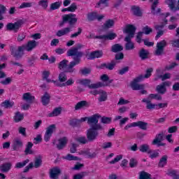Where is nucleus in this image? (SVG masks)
Instances as JSON below:
<instances>
[{
    "instance_id": "obj_1",
    "label": "nucleus",
    "mask_w": 179,
    "mask_h": 179,
    "mask_svg": "<svg viewBox=\"0 0 179 179\" xmlns=\"http://www.w3.org/2000/svg\"><path fill=\"white\" fill-rule=\"evenodd\" d=\"M100 115L94 114L91 117H85L87 118V124H94L87 131V139L90 142H94L99 137V131H103V126L99 124Z\"/></svg>"
},
{
    "instance_id": "obj_2",
    "label": "nucleus",
    "mask_w": 179,
    "mask_h": 179,
    "mask_svg": "<svg viewBox=\"0 0 179 179\" xmlns=\"http://www.w3.org/2000/svg\"><path fill=\"white\" fill-rule=\"evenodd\" d=\"M83 47V45L78 43L76 47H73L67 51V57H73V60L70 62L69 66L66 69V72L70 73H73V72H75L76 70L73 67L80 64L81 58L83 57V52L79 51V50H82Z\"/></svg>"
},
{
    "instance_id": "obj_3",
    "label": "nucleus",
    "mask_w": 179,
    "mask_h": 179,
    "mask_svg": "<svg viewBox=\"0 0 179 179\" xmlns=\"http://www.w3.org/2000/svg\"><path fill=\"white\" fill-rule=\"evenodd\" d=\"M36 47L37 41L32 40L29 41L25 45L19 46L17 49H16V46H10V51L11 52V55H13L15 59H20V58L24 55V51L30 52V51H33V50Z\"/></svg>"
},
{
    "instance_id": "obj_4",
    "label": "nucleus",
    "mask_w": 179,
    "mask_h": 179,
    "mask_svg": "<svg viewBox=\"0 0 179 179\" xmlns=\"http://www.w3.org/2000/svg\"><path fill=\"white\" fill-rule=\"evenodd\" d=\"M153 72V68H149L147 69L145 71V74L144 76L143 75H140L136 78L133 80L131 83V87L132 90H142V89H144L145 85L142 84H138L139 82H142L143 80V78L145 79H149L150 76H152V73Z\"/></svg>"
},
{
    "instance_id": "obj_5",
    "label": "nucleus",
    "mask_w": 179,
    "mask_h": 179,
    "mask_svg": "<svg viewBox=\"0 0 179 179\" xmlns=\"http://www.w3.org/2000/svg\"><path fill=\"white\" fill-rule=\"evenodd\" d=\"M65 23L69 24V28L73 29L76 23H78L76 14L69 13L62 16V21L60 22L59 26L62 27Z\"/></svg>"
},
{
    "instance_id": "obj_6",
    "label": "nucleus",
    "mask_w": 179,
    "mask_h": 179,
    "mask_svg": "<svg viewBox=\"0 0 179 179\" xmlns=\"http://www.w3.org/2000/svg\"><path fill=\"white\" fill-rule=\"evenodd\" d=\"M23 20H20L15 22H8L6 26V29L8 31H13V33H17L22 26H23Z\"/></svg>"
},
{
    "instance_id": "obj_7",
    "label": "nucleus",
    "mask_w": 179,
    "mask_h": 179,
    "mask_svg": "<svg viewBox=\"0 0 179 179\" xmlns=\"http://www.w3.org/2000/svg\"><path fill=\"white\" fill-rule=\"evenodd\" d=\"M148 123L143 121L134 122L127 124L124 127V130L128 131L129 128H135V127H138L140 129H142L143 131H146L148 129Z\"/></svg>"
},
{
    "instance_id": "obj_8",
    "label": "nucleus",
    "mask_w": 179,
    "mask_h": 179,
    "mask_svg": "<svg viewBox=\"0 0 179 179\" xmlns=\"http://www.w3.org/2000/svg\"><path fill=\"white\" fill-rule=\"evenodd\" d=\"M156 50L155 51V55L158 57L164 54V48L167 47V41L162 40L157 43Z\"/></svg>"
},
{
    "instance_id": "obj_9",
    "label": "nucleus",
    "mask_w": 179,
    "mask_h": 179,
    "mask_svg": "<svg viewBox=\"0 0 179 179\" xmlns=\"http://www.w3.org/2000/svg\"><path fill=\"white\" fill-rule=\"evenodd\" d=\"M80 85H83V86H87L89 89H99V87L102 86L103 84L101 82H98L94 84H90L92 83V80L90 79H82L80 80Z\"/></svg>"
},
{
    "instance_id": "obj_10",
    "label": "nucleus",
    "mask_w": 179,
    "mask_h": 179,
    "mask_svg": "<svg viewBox=\"0 0 179 179\" xmlns=\"http://www.w3.org/2000/svg\"><path fill=\"white\" fill-rule=\"evenodd\" d=\"M164 136V134L163 133L157 134L154 140L152 141V145L154 146H157V148H160V146H166V143L162 142Z\"/></svg>"
},
{
    "instance_id": "obj_11",
    "label": "nucleus",
    "mask_w": 179,
    "mask_h": 179,
    "mask_svg": "<svg viewBox=\"0 0 179 179\" xmlns=\"http://www.w3.org/2000/svg\"><path fill=\"white\" fill-rule=\"evenodd\" d=\"M94 38L95 39H99V40H104L106 41V40H115V38H117V34L114 32H109L106 35H99V36H94Z\"/></svg>"
},
{
    "instance_id": "obj_12",
    "label": "nucleus",
    "mask_w": 179,
    "mask_h": 179,
    "mask_svg": "<svg viewBox=\"0 0 179 179\" xmlns=\"http://www.w3.org/2000/svg\"><path fill=\"white\" fill-rule=\"evenodd\" d=\"M101 80L103 82H101L102 84L101 86H99V87H107L108 86H110L113 82H114V80L110 79V77L107 74H103L101 76L100 78Z\"/></svg>"
},
{
    "instance_id": "obj_13",
    "label": "nucleus",
    "mask_w": 179,
    "mask_h": 179,
    "mask_svg": "<svg viewBox=\"0 0 179 179\" xmlns=\"http://www.w3.org/2000/svg\"><path fill=\"white\" fill-rule=\"evenodd\" d=\"M170 86L169 81H164L161 85H159L156 87V90L159 94H164L167 92V87Z\"/></svg>"
},
{
    "instance_id": "obj_14",
    "label": "nucleus",
    "mask_w": 179,
    "mask_h": 179,
    "mask_svg": "<svg viewBox=\"0 0 179 179\" xmlns=\"http://www.w3.org/2000/svg\"><path fill=\"white\" fill-rule=\"evenodd\" d=\"M115 65H117V62L115 60H112L110 63H102L99 65V69H108V71H113L114 68H115Z\"/></svg>"
},
{
    "instance_id": "obj_15",
    "label": "nucleus",
    "mask_w": 179,
    "mask_h": 179,
    "mask_svg": "<svg viewBox=\"0 0 179 179\" xmlns=\"http://www.w3.org/2000/svg\"><path fill=\"white\" fill-rule=\"evenodd\" d=\"M87 120V117H81L79 119H71L69 120V125L73 128H76L80 126V122H85Z\"/></svg>"
},
{
    "instance_id": "obj_16",
    "label": "nucleus",
    "mask_w": 179,
    "mask_h": 179,
    "mask_svg": "<svg viewBox=\"0 0 179 179\" xmlns=\"http://www.w3.org/2000/svg\"><path fill=\"white\" fill-rule=\"evenodd\" d=\"M103 55V50H95L91 52L88 59H95V58H102Z\"/></svg>"
},
{
    "instance_id": "obj_17",
    "label": "nucleus",
    "mask_w": 179,
    "mask_h": 179,
    "mask_svg": "<svg viewBox=\"0 0 179 179\" xmlns=\"http://www.w3.org/2000/svg\"><path fill=\"white\" fill-rule=\"evenodd\" d=\"M61 174V169L58 166L54 167L50 169V178L58 179L59 176Z\"/></svg>"
},
{
    "instance_id": "obj_18",
    "label": "nucleus",
    "mask_w": 179,
    "mask_h": 179,
    "mask_svg": "<svg viewBox=\"0 0 179 179\" xmlns=\"http://www.w3.org/2000/svg\"><path fill=\"white\" fill-rule=\"evenodd\" d=\"M138 150L139 152H141V153H147L148 155L152 153V149H150V146L146 143L141 145L138 147Z\"/></svg>"
},
{
    "instance_id": "obj_19",
    "label": "nucleus",
    "mask_w": 179,
    "mask_h": 179,
    "mask_svg": "<svg viewBox=\"0 0 179 179\" xmlns=\"http://www.w3.org/2000/svg\"><path fill=\"white\" fill-rule=\"evenodd\" d=\"M142 103H146V108L147 110H159V108H157V104L156 103H152V101L146 99H143L142 100Z\"/></svg>"
},
{
    "instance_id": "obj_20",
    "label": "nucleus",
    "mask_w": 179,
    "mask_h": 179,
    "mask_svg": "<svg viewBox=\"0 0 179 179\" xmlns=\"http://www.w3.org/2000/svg\"><path fill=\"white\" fill-rule=\"evenodd\" d=\"M41 100L43 106H48L50 104V100H51V96L46 92L41 96Z\"/></svg>"
},
{
    "instance_id": "obj_21",
    "label": "nucleus",
    "mask_w": 179,
    "mask_h": 179,
    "mask_svg": "<svg viewBox=\"0 0 179 179\" xmlns=\"http://www.w3.org/2000/svg\"><path fill=\"white\" fill-rule=\"evenodd\" d=\"M157 5H159V0L154 1L151 6V13L152 15H159V13L162 12V8H157L156 11V8H157Z\"/></svg>"
},
{
    "instance_id": "obj_22",
    "label": "nucleus",
    "mask_w": 179,
    "mask_h": 179,
    "mask_svg": "<svg viewBox=\"0 0 179 179\" xmlns=\"http://www.w3.org/2000/svg\"><path fill=\"white\" fill-rule=\"evenodd\" d=\"M166 175L173 179H179V171L176 169H168Z\"/></svg>"
},
{
    "instance_id": "obj_23",
    "label": "nucleus",
    "mask_w": 179,
    "mask_h": 179,
    "mask_svg": "<svg viewBox=\"0 0 179 179\" xmlns=\"http://www.w3.org/2000/svg\"><path fill=\"white\" fill-rule=\"evenodd\" d=\"M135 31H136V27L132 24H127L125 29V33L130 34L131 37L135 36Z\"/></svg>"
},
{
    "instance_id": "obj_24",
    "label": "nucleus",
    "mask_w": 179,
    "mask_h": 179,
    "mask_svg": "<svg viewBox=\"0 0 179 179\" xmlns=\"http://www.w3.org/2000/svg\"><path fill=\"white\" fill-rule=\"evenodd\" d=\"M12 169V164L10 162H6L0 165V171L1 173H8Z\"/></svg>"
},
{
    "instance_id": "obj_25",
    "label": "nucleus",
    "mask_w": 179,
    "mask_h": 179,
    "mask_svg": "<svg viewBox=\"0 0 179 179\" xmlns=\"http://www.w3.org/2000/svg\"><path fill=\"white\" fill-rule=\"evenodd\" d=\"M71 29L72 28L65 27L62 29H60L57 31V32L56 33V36H57V37H62V36H66V34L72 31Z\"/></svg>"
},
{
    "instance_id": "obj_26",
    "label": "nucleus",
    "mask_w": 179,
    "mask_h": 179,
    "mask_svg": "<svg viewBox=\"0 0 179 179\" xmlns=\"http://www.w3.org/2000/svg\"><path fill=\"white\" fill-rule=\"evenodd\" d=\"M115 22L114 20L109 19L105 22V23L102 25V29L103 30H108V29H111V27H114V24Z\"/></svg>"
},
{
    "instance_id": "obj_27",
    "label": "nucleus",
    "mask_w": 179,
    "mask_h": 179,
    "mask_svg": "<svg viewBox=\"0 0 179 179\" xmlns=\"http://www.w3.org/2000/svg\"><path fill=\"white\" fill-rule=\"evenodd\" d=\"M20 148H23V142L19 138H16L13 143V150L17 151Z\"/></svg>"
},
{
    "instance_id": "obj_28",
    "label": "nucleus",
    "mask_w": 179,
    "mask_h": 179,
    "mask_svg": "<svg viewBox=\"0 0 179 179\" xmlns=\"http://www.w3.org/2000/svg\"><path fill=\"white\" fill-rule=\"evenodd\" d=\"M59 143L57 145V148L58 150H62L65 146H66V143H68V140H66V137H63L59 138Z\"/></svg>"
},
{
    "instance_id": "obj_29",
    "label": "nucleus",
    "mask_w": 179,
    "mask_h": 179,
    "mask_svg": "<svg viewBox=\"0 0 179 179\" xmlns=\"http://www.w3.org/2000/svg\"><path fill=\"white\" fill-rule=\"evenodd\" d=\"M138 57L142 59V61L148 59V58H149V51L146 50L145 48H142L138 52Z\"/></svg>"
},
{
    "instance_id": "obj_30",
    "label": "nucleus",
    "mask_w": 179,
    "mask_h": 179,
    "mask_svg": "<svg viewBox=\"0 0 179 179\" xmlns=\"http://www.w3.org/2000/svg\"><path fill=\"white\" fill-rule=\"evenodd\" d=\"M68 62H69L65 59L61 61L58 64L59 69H60V71L65 69L64 72H66V73H69V72H66V69L69 66V65H68Z\"/></svg>"
},
{
    "instance_id": "obj_31",
    "label": "nucleus",
    "mask_w": 179,
    "mask_h": 179,
    "mask_svg": "<svg viewBox=\"0 0 179 179\" xmlns=\"http://www.w3.org/2000/svg\"><path fill=\"white\" fill-rule=\"evenodd\" d=\"M88 106L89 102H87V101H80L76 103L74 108L76 111H78V110H80L81 108H84V107Z\"/></svg>"
},
{
    "instance_id": "obj_32",
    "label": "nucleus",
    "mask_w": 179,
    "mask_h": 179,
    "mask_svg": "<svg viewBox=\"0 0 179 179\" xmlns=\"http://www.w3.org/2000/svg\"><path fill=\"white\" fill-rule=\"evenodd\" d=\"M22 99L25 101H29V103H31L36 100V97L34 96H32L30 92H27L23 94Z\"/></svg>"
},
{
    "instance_id": "obj_33",
    "label": "nucleus",
    "mask_w": 179,
    "mask_h": 179,
    "mask_svg": "<svg viewBox=\"0 0 179 179\" xmlns=\"http://www.w3.org/2000/svg\"><path fill=\"white\" fill-rule=\"evenodd\" d=\"M168 159H169V156H167V155L162 156L158 162V167L163 169V167H164V166H166Z\"/></svg>"
},
{
    "instance_id": "obj_34",
    "label": "nucleus",
    "mask_w": 179,
    "mask_h": 179,
    "mask_svg": "<svg viewBox=\"0 0 179 179\" xmlns=\"http://www.w3.org/2000/svg\"><path fill=\"white\" fill-rule=\"evenodd\" d=\"M24 119V115L20 112L17 111L15 113V115L13 117L14 122H20V121H23Z\"/></svg>"
},
{
    "instance_id": "obj_35",
    "label": "nucleus",
    "mask_w": 179,
    "mask_h": 179,
    "mask_svg": "<svg viewBox=\"0 0 179 179\" xmlns=\"http://www.w3.org/2000/svg\"><path fill=\"white\" fill-rule=\"evenodd\" d=\"M124 50V47L120 45V43H115V45H112L110 51L112 52H121Z\"/></svg>"
},
{
    "instance_id": "obj_36",
    "label": "nucleus",
    "mask_w": 179,
    "mask_h": 179,
    "mask_svg": "<svg viewBox=\"0 0 179 179\" xmlns=\"http://www.w3.org/2000/svg\"><path fill=\"white\" fill-rule=\"evenodd\" d=\"M165 3L169 6L171 10L177 11V6H176V0H166Z\"/></svg>"
},
{
    "instance_id": "obj_37",
    "label": "nucleus",
    "mask_w": 179,
    "mask_h": 179,
    "mask_svg": "<svg viewBox=\"0 0 179 179\" xmlns=\"http://www.w3.org/2000/svg\"><path fill=\"white\" fill-rule=\"evenodd\" d=\"M61 111H62L61 108H55L50 113H48V117H58L61 114Z\"/></svg>"
},
{
    "instance_id": "obj_38",
    "label": "nucleus",
    "mask_w": 179,
    "mask_h": 179,
    "mask_svg": "<svg viewBox=\"0 0 179 179\" xmlns=\"http://www.w3.org/2000/svg\"><path fill=\"white\" fill-rule=\"evenodd\" d=\"M73 83H75V81L73 80V79L70 78L69 80H66L65 81V83L61 84V83H57L56 84L57 87H64V86H72V85H73Z\"/></svg>"
},
{
    "instance_id": "obj_39",
    "label": "nucleus",
    "mask_w": 179,
    "mask_h": 179,
    "mask_svg": "<svg viewBox=\"0 0 179 179\" xmlns=\"http://www.w3.org/2000/svg\"><path fill=\"white\" fill-rule=\"evenodd\" d=\"M131 10L134 16H142V11H141V8L136 6H133L131 7Z\"/></svg>"
},
{
    "instance_id": "obj_40",
    "label": "nucleus",
    "mask_w": 179,
    "mask_h": 179,
    "mask_svg": "<svg viewBox=\"0 0 179 179\" xmlns=\"http://www.w3.org/2000/svg\"><path fill=\"white\" fill-rule=\"evenodd\" d=\"M96 17H97L96 12L88 13L87 15V19L88 22H94V20H96Z\"/></svg>"
},
{
    "instance_id": "obj_41",
    "label": "nucleus",
    "mask_w": 179,
    "mask_h": 179,
    "mask_svg": "<svg viewBox=\"0 0 179 179\" xmlns=\"http://www.w3.org/2000/svg\"><path fill=\"white\" fill-rule=\"evenodd\" d=\"M31 148H33V143L28 142L24 150L25 155H33V150H31Z\"/></svg>"
},
{
    "instance_id": "obj_42",
    "label": "nucleus",
    "mask_w": 179,
    "mask_h": 179,
    "mask_svg": "<svg viewBox=\"0 0 179 179\" xmlns=\"http://www.w3.org/2000/svg\"><path fill=\"white\" fill-rule=\"evenodd\" d=\"M1 106L5 108H12L15 106V102L6 100L1 103Z\"/></svg>"
},
{
    "instance_id": "obj_43",
    "label": "nucleus",
    "mask_w": 179,
    "mask_h": 179,
    "mask_svg": "<svg viewBox=\"0 0 179 179\" xmlns=\"http://www.w3.org/2000/svg\"><path fill=\"white\" fill-rule=\"evenodd\" d=\"M65 71L61 72L59 74V82H60L61 83H64V82H65L66 80H68V77L66 76V73H65Z\"/></svg>"
},
{
    "instance_id": "obj_44",
    "label": "nucleus",
    "mask_w": 179,
    "mask_h": 179,
    "mask_svg": "<svg viewBox=\"0 0 179 179\" xmlns=\"http://www.w3.org/2000/svg\"><path fill=\"white\" fill-rule=\"evenodd\" d=\"M29 162H30V160L29 159H27L24 161H23L22 162H17L15 164V169H23V167H24L27 164H29Z\"/></svg>"
},
{
    "instance_id": "obj_45",
    "label": "nucleus",
    "mask_w": 179,
    "mask_h": 179,
    "mask_svg": "<svg viewBox=\"0 0 179 179\" xmlns=\"http://www.w3.org/2000/svg\"><path fill=\"white\" fill-rule=\"evenodd\" d=\"M43 164V160L41 159V157H36L34 159V167L35 169H38V167L41 166Z\"/></svg>"
},
{
    "instance_id": "obj_46",
    "label": "nucleus",
    "mask_w": 179,
    "mask_h": 179,
    "mask_svg": "<svg viewBox=\"0 0 179 179\" xmlns=\"http://www.w3.org/2000/svg\"><path fill=\"white\" fill-rule=\"evenodd\" d=\"M5 68H6V63L0 64V79H5V78H6V73L2 71V69H5Z\"/></svg>"
},
{
    "instance_id": "obj_47",
    "label": "nucleus",
    "mask_w": 179,
    "mask_h": 179,
    "mask_svg": "<svg viewBox=\"0 0 179 179\" xmlns=\"http://www.w3.org/2000/svg\"><path fill=\"white\" fill-rule=\"evenodd\" d=\"M64 160H69V162L74 160L75 162L79 160V158L76 156H73L71 154L66 155L65 157H63Z\"/></svg>"
},
{
    "instance_id": "obj_48",
    "label": "nucleus",
    "mask_w": 179,
    "mask_h": 179,
    "mask_svg": "<svg viewBox=\"0 0 179 179\" xmlns=\"http://www.w3.org/2000/svg\"><path fill=\"white\" fill-rule=\"evenodd\" d=\"M55 129H57V126L54 124H50L46 128V132H48V134H50V135H52Z\"/></svg>"
},
{
    "instance_id": "obj_49",
    "label": "nucleus",
    "mask_w": 179,
    "mask_h": 179,
    "mask_svg": "<svg viewBox=\"0 0 179 179\" xmlns=\"http://www.w3.org/2000/svg\"><path fill=\"white\" fill-rule=\"evenodd\" d=\"M99 98L98 99L99 101L100 102H103V101H106V100H107V92H106V91H101Z\"/></svg>"
},
{
    "instance_id": "obj_50",
    "label": "nucleus",
    "mask_w": 179,
    "mask_h": 179,
    "mask_svg": "<svg viewBox=\"0 0 179 179\" xmlns=\"http://www.w3.org/2000/svg\"><path fill=\"white\" fill-rule=\"evenodd\" d=\"M60 7H61V3L59 1H56L55 3H51L50 10H57V9H59Z\"/></svg>"
},
{
    "instance_id": "obj_51",
    "label": "nucleus",
    "mask_w": 179,
    "mask_h": 179,
    "mask_svg": "<svg viewBox=\"0 0 179 179\" xmlns=\"http://www.w3.org/2000/svg\"><path fill=\"white\" fill-rule=\"evenodd\" d=\"M134 48H135V43H134V42L126 43L125 50H127V51H131V50H134Z\"/></svg>"
},
{
    "instance_id": "obj_52",
    "label": "nucleus",
    "mask_w": 179,
    "mask_h": 179,
    "mask_svg": "<svg viewBox=\"0 0 179 179\" xmlns=\"http://www.w3.org/2000/svg\"><path fill=\"white\" fill-rule=\"evenodd\" d=\"M33 2H23L20 6V9H24L25 8H31Z\"/></svg>"
},
{
    "instance_id": "obj_53",
    "label": "nucleus",
    "mask_w": 179,
    "mask_h": 179,
    "mask_svg": "<svg viewBox=\"0 0 179 179\" xmlns=\"http://www.w3.org/2000/svg\"><path fill=\"white\" fill-rule=\"evenodd\" d=\"M102 5H103L104 8L108 7V0H99V1L96 3L98 8H100Z\"/></svg>"
},
{
    "instance_id": "obj_54",
    "label": "nucleus",
    "mask_w": 179,
    "mask_h": 179,
    "mask_svg": "<svg viewBox=\"0 0 179 179\" xmlns=\"http://www.w3.org/2000/svg\"><path fill=\"white\" fill-rule=\"evenodd\" d=\"M167 22H169L167 20V19L164 18V23H162L160 24H157V25L155 26V30H161V29H164V26H166Z\"/></svg>"
},
{
    "instance_id": "obj_55",
    "label": "nucleus",
    "mask_w": 179,
    "mask_h": 179,
    "mask_svg": "<svg viewBox=\"0 0 179 179\" xmlns=\"http://www.w3.org/2000/svg\"><path fill=\"white\" fill-rule=\"evenodd\" d=\"M148 99H150L151 100H162V96H160L159 94H150L148 96Z\"/></svg>"
},
{
    "instance_id": "obj_56",
    "label": "nucleus",
    "mask_w": 179,
    "mask_h": 179,
    "mask_svg": "<svg viewBox=\"0 0 179 179\" xmlns=\"http://www.w3.org/2000/svg\"><path fill=\"white\" fill-rule=\"evenodd\" d=\"M77 142H78L79 143H82V145H86V143H87V142H90V141L88 138L87 140L86 139V137L81 136L77 138Z\"/></svg>"
},
{
    "instance_id": "obj_57",
    "label": "nucleus",
    "mask_w": 179,
    "mask_h": 179,
    "mask_svg": "<svg viewBox=\"0 0 179 179\" xmlns=\"http://www.w3.org/2000/svg\"><path fill=\"white\" fill-rule=\"evenodd\" d=\"M129 167L131 169H134V167H136L138 166V160H136L134 158H131L129 161Z\"/></svg>"
},
{
    "instance_id": "obj_58",
    "label": "nucleus",
    "mask_w": 179,
    "mask_h": 179,
    "mask_svg": "<svg viewBox=\"0 0 179 179\" xmlns=\"http://www.w3.org/2000/svg\"><path fill=\"white\" fill-rule=\"evenodd\" d=\"M113 118L111 117H102L101 119V122H102V124H111V121H112Z\"/></svg>"
},
{
    "instance_id": "obj_59",
    "label": "nucleus",
    "mask_w": 179,
    "mask_h": 179,
    "mask_svg": "<svg viewBox=\"0 0 179 179\" xmlns=\"http://www.w3.org/2000/svg\"><path fill=\"white\" fill-rule=\"evenodd\" d=\"M176 66H178V64L172 62L171 64L165 66V71H171V69H174Z\"/></svg>"
},
{
    "instance_id": "obj_60",
    "label": "nucleus",
    "mask_w": 179,
    "mask_h": 179,
    "mask_svg": "<svg viewBox=\"0 0 179 179\" xmlns=\"http://www.w3.org/2000/svg\"><path fill=\"white\" fill-rule=\"evenodd\" d=\"M122 155H117L116 157L114 158V159L111 160L109 163L110 164H115V163H118L120 160H122Z\"/></svg>"
},
{
    "instance_id": "obj_61",
    "label": "nucleus",
    "mask_w": 179,
    "mask_h": 179,
    "mask_svg": "<svg viewBox=\"0 0 179 179\" xmlns=\"http://www.w3.org/2000/svg\"><path fill=\"white\" fill-rule=\"evenodd\" d=\"M86 176V172H81L73 176V179H83Z\"/></svg>"
},
{
    "instance_id": "obj_62",
    "label": "nucleus",
    "mask_w": 179,
    "mask_h": 179,
    "mask_svg": "<svg viewBox=\"0 0 179 179\" xmlns=\"http://www.w3.org/2000/svg\"><path fill=\"white\" fill-rule=\"evenodd\" d=\"M142 36H143V32L142 31H140L137 34V36L136 37V41L138 44H141V43H142V41L143 40L142 39Z\"/></svg>"
},
{
    "instance_id": "obj_63",
    "label": "nucleus",
    "mask_w": 179,
    "mask_h": 179,
    "mask_svg": "<svg viewBox=\"0 0 179 179\" xmlns=\"http://www.w3.org/2000/svg\"><path fill=\"white\" fill-rule=\"evenodd\" d=\"M91 72L92 70L86 67L80 70V73H81V75H89Z\"/></svg>"
},
{
    "instance_id": "obj_64",
    "label": "nucleus",
    "mask_w": 179,
    "mask_h": 179,
    "mask_svg": "<svg viewBox=\"0 0 179 179\" xmlns=\"http://www.w3.org/2000/svg\"><path fill=\"white\" fill-rule=\"evenodd\" d=\"M18 132L22 135V136L27 137V134L26 133V128L23 127H20L18 128Z\"/></svg>"
}]
</instances>
